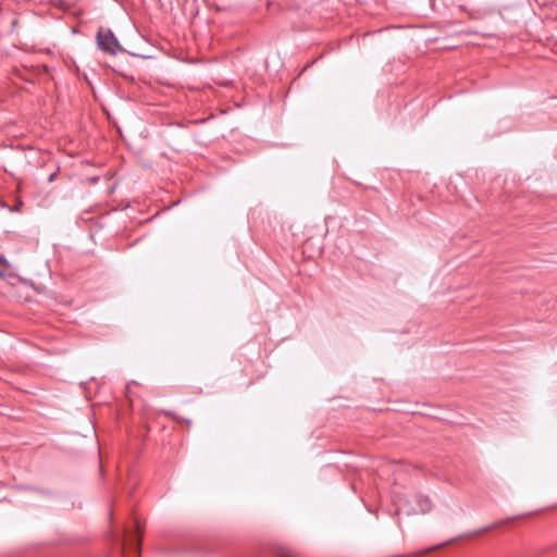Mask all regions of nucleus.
Masks as SVG:
<instances>
[{"label":"nucleus","mask_w":557,"mask_h":557,"mask_svg":"<svg viewBox=\"0 0 557 557\" xmlns=\"http://www.w3.org/2000/svg\"><path fill=\"white\" fill-rule=\"evenodd\" d=\"M98 47L104 52L115 54L120 50L117 39L110 29L100 28L97 34Z\"/></svg>","instance_id":"1"},{"label":"nucleus","mask_w":557,"mask_h":557,"mask_svg":"<svg viewBox=\"0 0 557 557\" xmlns=\"http://www.w3.org/2000/svg\"><path fill=\"white\" fill-rule=\"evenodd\" d=\"M0 263H2V264H8V262H7L5 258H4V257H2V256L0 257Z\"/></svg>","instance_id":"3"},{"label":"nucleus","mask_w":557,"mask_h":557,"mask_svg":"<svg viewBox=\"0 0 557 557\" xmlns=\"http://www.w3.org/2000/svg\"><path fill=\"white\" fill-rule=\"evenodd\" d=\"M0 277H4V273L0 271Z\"/></svg>","instance_id":"4"},{"label":"nucleus","mask_w":557,"mask_h":557,"mask_svg":"<svg viewBox=\"0 0 557 557\" xmlns=\"http://www.w3.org/2000/svg\"><path fill=\"white\" fill-rule=\"evenodd\" d=\"M417 508H411L407 510V513H426L431 510V500L426 496H418L417 497Z\"/></svg>","instance_id":"2"}]
</instances>
